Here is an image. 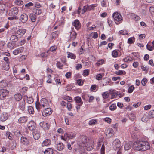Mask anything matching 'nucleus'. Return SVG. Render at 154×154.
Listing matches in <instances>:
<instances>
[{
  "mask_svg": "<svg viewBox=\"0 0 154 154\" xmlns=\"http://www.w3.org/2000/svg\"><path fill=\"white\" fill-rule=\"evenodd\" d=\"M150 145L146 141L137 140L133 144V149L136 150L144 151L150 149Z\"/></svg>",
  "mask_w": 154,
  "mask_h": 154,
  "instance_id": "nucleus-1",
  "label": "nucleus"
},
{
  "mask_svg": "<svg viewBox=\"0 0 154 154\" xmlns=\"http://www.w3.org/2000/svg\"><path fill=\"white\" fill-rule=\"evenodd\" d=\"M26 103L23 99L20 101L17 105V108L19 112H21L24 111L25 109Z\"/></svg>",
  "mask_w": 154,
  "mask_h": 154,
  "instance_id": "nucleus-2",
  "label": "nucleus"
},
{
  "mask_svg": "<svg viewBox=\"0 0 154 154\" xmlns=\"http://www.w3.org/2000/svg\"><path fill=\"white\" fill-rule=\"evenodd\" d=\"M113 17L116 21V23L117 24L120 23L123 20V18L121 15L118 12L113 13L112 15Z\"/></svg>",
  "mask_w": 154,
  "mask_h": 154,
  "instance_id": "nucleus-3",
  "label": "nucleus"
},
{
  "mask_svg": "<svg viewBox=\"0 0 154 154\" xmlns=\"http://www.w3.org/2000/svg\"><path fill=\"white\" fill-rule=\"evenodd\" d=\"M112 145L114 149L115 150L122 149L120 144V142L119 140L118 139H116L114 140L112 143Z\"/></svg>",
  "mask_w": 154,
  "mask_h": 154,
  "instance_id": "nucleus-4",
  "label": "nucleus"
},
{
  "mask_svg": "<svg viewBox=\"0 0 154 154\" xmlns=\"http://www.w3.org/2000/svg\"><path fill=\"white\" fill-rule=\"evenodd\" d=\"M75 134L73 132H69L65 133L64 134V136H62L61 138L66 140V139L67 138L71 139L74 138L75 137Z\"/></svg>",
  "mask_w": 154,
  "mask_h": 154,
  "instance_id": "nucleus-5",
  "label": "nucleus"
},
{
  "mask_svg": "<svg viewBox=\"0 0 154 154\" xmlns=\"http://www.w3.org/2000/svg\"><path fill=\"white\" fill-rule=\"evenodd\" d=\"M9 94V91L7 89H0V99L3 100Z\"/></svg>",
  "mask_w": 154,
  "mask_h": 154,
  "instance_id": "nucleus-6",
  "label": "nucleus"
},
{
  "mask_svg": "<svg viewBox=\"0 0 154 154\" xmlns=\"http://www.w3.org/2000/svg\"><path fill=\"white\" fill-rule=\"evenodd\" d=\"M86 145V149L88 151L92 150L94 147L93 141L88 139V141Z\"/></svg>",
  "mask_w": 154,
  "mask_h": 154,
  "instance_id": "nucleus-7",
  "label": "nucleus"
},
{
  "mask_svg": "<svg viewBox=\"0 0 154 154\" xmlns=\"http://www.w3.org/2000/svg\"><path fill=\"white\" fill-rule=\"evenodd\" d=\"M52 109L50 107H46L42 112V115L44 116H47L52 113Z\"/></svg>",
  "mask_w": 154,
  "mask_h": 154,
  "instance_id": "nucleus-8",
  "label": "nucleus"
},
{
  "mask_svg": "<svg viewBox=\"0 0 154 154\" xmlns=\"http://www.w3.org/2000/svg\"><path fill=\"white\" fill-rule=\"evenodd\" d=\"M105 132L106 135L109 137L112 136L114 134L113 130L111 128H108L106 130Z\"/></svg>",
  "mask_w": 154,
  "mask_h": 154,
  "instance_id": "nucleus-9",
  "label": "nucleus"
},
{
  "mask_svg": "<svg viewBox=\"0 0 154 154\" xmlns=\"http://www.w3.org/2000/svg\"><path fill=\"white\" fill-rule=\"evenodd\" d=\"M28 129L30 130H34L36 128V124L33 121H30L27 125Z\"/></svg>",
  "mask_w": 154,
  "mask_h": 154,
  "instance_id": "nucleus-10",
  "label": "nucleus"
},
{
  "mask_svg": "<svg viewBox=\"0 0 154 154\" xmlns=\"http://www.w3.org/2000/svg\"><path fill=\"white\" fill-rule=\"evenodd\" d=\"M28 16L26 14L23 13L20 17V19L22 22L25 23L28 20Z\"/></svg>",
  "mask_w": 154,
  "mask_h": 154,
  "instance_id": "nucleus-11",
  "label": "nucleus"
},
{
  "mask_svg": "<svg viewBox=\"0 0 154 154\" xmlns=\"http://www.w3.org/2000/svg\"><path fill=\"white\" fill-rule=\"evenodd\" d=\"M41 105L43 108L48 107H49L48 102L45 98H43L40 100Z\"/></svg>",
  "mask_w": 154,
  "mask_h": 154,
  "instance_id": "nucleus-12",
  "label": "nucleus"
},
{
  "mask_svg": "<svg viewBox=\"0 0 154 154\" xmlns=\"http://www.w3.org/2000/svg\"><path fill=\"white\" fill-rule=\"evenodd\" d=\"M72 25L77 30H79L81 28V25L78 20H76L72 22Z\"/></svg>",
  "mask_w": 154,
  "mask_h": 154,
  "instance_id": "nucleus-13",
  "label": "nucleus"
},
{
  "mask_svg": "<svg viewBox=\"0 0 154 154\" xmlns=\"http://www.w3.org/2000/svg\"><path fill=\"white\" fill-rule=\"evenodd\" d=\"M32 134L33 137L35 140L38 139L40 136V133L39 131L37 130H34Z\"/></svg>",
  "mask_w": 154,
  "mask_h": 154,
  "instance_id": "nucleus-14",
  "label": "nucleus"
},
{
  "mask_svg": "<svg viewBox=\"0 0 154 154\" xmlns=\"http://www.w3.org/2000/svg\"><path fill=\"white\" fill-rule=\"evenodd\" d=\"M20 142L23 145L28 146L29 144V142L28 139L23 136H22L20 139Z\"/></svg>",
  "mask_w": 154,
  "mask_h": 154,
  "instance_id": "nucleus-15",
  "label": "nucleus"
},
{
  "mask_svg": "<svg viewBox=\"0 0 154 154\" xmlns=\"http://www.w3.org/2000/svg\"><path fill=\"white\" fill-rule=\"evenodd\" d=\"M24 49L23 47H20L13 51V53L15 55H17L20 53L22 52L23 51Z\"/></svg>",
  "mask_w": 154,
  "mask_h": 154,
  "instance_id": "nucleus-16",
  "label": "nucleus"
},
{
  "mask_svg": "<svg viewBox=\"0 0 154 154\" xmlns=\"http://www.w3.org/2000/svg\"><path fill=\"white\" fill-rule=\"evenodd\" d=\"M40 126L45 130H48L49 128V126L48 124L44 122H41L40 123Z\"/></svg>",
  "mask_w": 154,
  "mask_h": 154,
  "instance_id": "nucleus-17",
  "label": "nucleus"
},
{
  "mask_svg": "<svg viewBox=\"0 0 154 154\" xmlns=\"http://www.w3.org/2000/svg\"><path fill=\"white\" fill-rule=\"evenodd\" d=\"M51 144V141L49 139H45L42 143V146L44 147L45 146H48Z\"/></svg>",
  "mask_w": 154,
  "mask_h": 154,
  "instance_id": "nucleus-18",
  "label": "nucleus"
},
{
  "mask_svg": "<svg viewBox=\"0 0 154 154\" xmlns=\"http://www.w3.org/2000/svg\"><path fill=\"white\" fill-rule=\"evenodd\" d=\"M8 118V114L6 113H4L0 116V120L2 122L7 120Z\"/></svg>",
  "mask_w": 154,
  "mask_h": 154,
  "instance_id": "nucleus-19",
  "label": "nucleus"
},
{
  "mask_svg": "<svg viewBox=\"0 0 154 154\" xmlns=\"http://www.w3.org/2000/svg\"><path fill=\"white\" fill-rule=\"evenodd\" d=\"M81 142L84 144L87 143L88 141V139L87 140L86 136L82 135L80 137Z\"/></svg>",
  "mask_w": 154,
  "mask_h": 154,
  "instance_id": "nucleus-20",
  "label": "nucleus"
},
{
  "mask_svg": "<svg viewBox=\"0 0 154 154\" xmlns=\"http://www.w3.org/2000/svg\"><path fill=\"white\" fill-rule=\"evenodd\" d=\"M26 30L25 29H19L17 30V34L20 35L21 36H22L26 32Z\"/></svg>",
  "mask_w": 154,
  "mask_h": 154,
  "instance_id": "nucleus-21",
  "label": "nucleus"
},
{
  "mask_svg": "<svg viewBox=\"0 0 154 154\" xmlns=\"http://www.w3.org/2000/svg\"><path fill=\"white\" fill-rule=\"evenodd\" d=\"M45 154H53L54 151L52 148H47L44 152Z\"/></svg>",
  "mask_w": 154,
  "mask_h": 154,
  "instance_id": "nucleus-22",
  "label": "nucleus"
},
{
  "mask_svg": "<svg viewBox=\"0 0 154 154\" xmlns=\"http://www.w3.org/2000/svg\"><path fill=\"white\" fill-rule=\"evenodd\" d=\"M28 120L27 117L26 116H23L20 117L18 119L19 122L23 123L26 122Z\"/></svg>",
  "mask_w": 154,
  "mask_h": 154,
  "instance_id": "nucleus-23",
  "label": "nucleus"
},
{
  "mask_svg": "<svg viewBox=\"0 0 154 154\" xmlns=\"http://www.w3.org/2000/svg\"><path fill=\"white\" fill-rule=\"evenodd\" d=\"M14 98L17 101H19L20 100H22V96L21 94L19 93L15 94L14 96Z\"/></svg>",
  "mask_w": 154,
  "mask_h": 154,
  "instance_id": "nucleus-24",
  "label": "nucleus"
},
{
  "mask_svg": "<svg viewBox=\"0 0 154 154\" xmlns=\"http://www.w3.org/2000/svg\"><path fill=\"white\" fill-rule=\"evenodd\" d=\"M64 146L62 143H60L57 146L56 148L59 151H61L63 149Z\"/></svg>",
  "mask_w": 154,
  "mask_h": 154,
  "instance_id": "nucleus-25",
  "label": "nucleus"
},
{
  "mask_svg": "<svg viewBox=\"0 0 154 154\" xmlns=\"http://www.w3.org/2000/svg\"><path fill=\"white\" fill-rule=\"evenodd\" d=\"M10 39L11 41L15 42L18 41L19 38L16 35H12L11 36Z\"/></svg>",
  "mask_w": 154,
  "mask_h": 154,
  "instance_id": "nucleus-26",
  "label": "nucleus"
},
{
  "mask_svg": "<svg viewBox=\"0 0 154 154\" xmlns=\"http://www.w3.org/2000/svg\"><path fill=\"white\" fill-rule=\"evenodd\" d=\"M8 86V84L5 81L2 80L0 82V87L5 88Z\"/></svg>",
  "mask_w": 154,
  "mask_h": 154,
  "instance_id": "nucleus-27",
  "label": "nucleus"
},
{
  "mask_svg": "<svg viewBox=\"0 0 154 154\" xmlns=\"http://www.w3.org/2000/svg\"><path fill=\"white\" fill-rule=\"evenodd\" d=\"M77 33L75 31L71 33L70 39L71 40H74L76 38Z\"/></svg>",
  "mask_w": 154,
  "mask_h": 154,
  "instance_id": "nucleus-28",
  "label": "nucleus"
},
{
  "mask_svg": "<svg viewBox=\"0 0 154 154\" xmlns=\"http://www.w3.org/2000/svg\"><path fill=\"white\" fill-rule=\"evenodd\" d=\"M9 63H4L2 65V69L3 70L8 71L10 68Z\"/></svg>",
  "mask_w": 154,
  "mask_h": 154,
  "instance_id": "nucleus-29",
  "label": "nucleus"
},
{
  "mask_svg": "<svg viewBox=\"0 0 154 154\" xmlns=\"http://www.w3.org/2000/svg\"><path fill=\"white\" fill-rule=\"evenodd\" d=\"M149 119V116H148L146 114H144L143 117L141 118V120L143 122H146L148 121Z\"/></svg>",
  "mask_w": 154,
  "mask_h": 154,
  "instance_id": "nucleus-30",
  "label": "nucleus"
},
{
  "mask_svg": "<svg viewBox=\"0 0 154 154\" xmlns=\"http://www.w3.org/2000/svg\"><path fill=\"white\" fill-rule=\"evenodd\" d=\"M12 12L15 15H17L19 12L18 8L16 7H14L11 9Z\"/></svg>",
  "mask_w": 154,
  "mask_h": 154,
  "instance_id": "nucleus-31",
  "label": "nucleus"
},
{
  "mask_svg": "<svg viewBox=\"0 0 154 154\" xmlns=\"http://www.w3.org/2000/svg\"><path fill=\"white\" fill-rule=\"evenodd\" d=\"M35 106L38 111H40L41 108H42V105H41V102H36L35 103Z\"/></svg>",
  "mask_w": 154,
  "mask_h": 154,
  "instance_id": "nucleus-32",
  "label": "nucleus"
},
{
  "mask_svg": "<svg viewBox=\"0 0 154 154\" xmlns=\"http://www.w3.org/2000/svg\"><path fill=\"white\" fill-rule=\"evenodd\" d=\"M75 101L77 103L82 105L83 103L82 101L81 98L79 97H75Z\"/></svg>",
  "mask_w": 154,
  "mask_h": 154,
  "instance_id": "nucleus-33",
  "label": "nucleus"
},
{
  "mask_svg": "<svg viewBox=\"0 0 154 154\" xmlns=\"http://www.w3.org/2000/svg\"><path fill=\"white\" fill-rule=\"evenodd\" d=\"M68 58H70L72 59H75L76 58V56L75 54L72 53L70 52H68Z\"/></svg>",
  "mask_w": 154,
  "mask_h": 154,
  "instance_id": "nucleus-34",
  "label": "nucleus"
},
{
  "mask_svg": "<svg viewBox=\"0 0 154 154\" xmlns=\"http://www.w3.org/2000/svg\"><path fill=\"white\" fill-rule=\"evenodd\" d=\"M28 112L30 114H33L34 112L33 108L31 106H29L28 109Z\"/></svg>",
  "mask_w": 154,
  "mask_h": 154,
  "instance_id": "nucleus-35",
  "label": "nucleus"
},
{
  "mask_svg": "<svg viewBox=\"0 0 154 154\" xmlns=\"http://www.w3.org/2000/svg\"><path fill=\"white\" fill-rule=\"evenodd\" d=\"M29 17H30L31 21L32 22H35V14H30Z\"/></svg>",
  "mask_w": 154,
  "mask_h": 154,
  "instance_id": "nucleus-36",
  "label": "nucleus"
},
{
  "mask_svg": "<svg viewBox=\"0 0 154 154\" xmlns=\"http://www.w3.org/2000/svg\"><path fill=\"white\" fill-rule=\"evenodd\" d=\"M14 3L17 5L21 6L23 5V2L21 0H16L15 1Z\"/></svg>",
  "mask_w": 154,
  "mask_h": 154,
  "instance_id": "nucleus-37",
  "label": "nucleus"
},
{
  "mask_svg": "<svg viewBox=\"0 0 154 154\" xmlns=\"http://www.w3.org/2000/svg\"><path fill=\"white\" fill-rule=\"evenodd\" d=\"M131 147V145L129 143H126L124 146V149L125 150H127L130 149Z\"/></svg>",
  "mask_w": 154,
  "mask_h": 154,
  "instance_id": "nucleus-38",
  "label": "nucleus"
},
{
  "mask_svg": "<svg viewBox=\"0 0 154 154\" xmlns=\"http://www.w3.org/2000/svg\"><path fill=\"white\" fill-rule=\"evenodd\" d=\"M7 47L8 48H9L10 49H14V44L12 42H8L7 45Z\"/></svg>",
  "mask_w": 154,
  "mask_h": 154,
  "instance_id": "nucleus-39",
  "label": "nucleus"
},
{
  "mask_svg": "<svg viewBox=\"0 0 154 154\" xmlns=\"http://www.w3.org/2000/svg\"><path fill=\"white\" fill-rule=\"evenodd\" d=\"M97 122V121L96 119H92L89 121L88 124L90 125H93L95 124Z\"/></svg>",
  "mask_w": 154,
  "mask_h": 154,
  "instance_id": "nucleus-40",
  "label": "nucleus"
},
{
  "mask_svg": "<svg viewBox=\"0 0 154 154\" xmlns=\"http://www.w3.org/2000/svg\"><path fill=\"white\" fill-rule=\"evenodd\" d=\"M149 119L154 117V110H151L149 113Z\"/></svg>",
  "mask_w": 154,
  "mask_h": 154,
  "instance_id": "nucleus-41",
  "label": "nucleus"
},
{
  "mask_svg": "<svg viewBox=\"0 0 154 154\" xmlns=\"http://www.w3.org/2000/svg\"><path fill=\"white\" fill-rule=\"evenodd\" d=\"M115 73L116 74L120 75L122 74L125 75L126 74V72L125 71H123L122 70H119L115 72Z\"/></svg>",
  "mask_w": 154,
  "mask_h": 154,
  "instance_id": "nucleus-42",
  "label": "nucleus"
},
{
  "mask_svg": "<svg viewBox=\"0 0 154 154\" xmlns=\"http://www.w3.org/2000/svg\"><path fill=\"white\" fill-rule=\"evenodd\" d=\"M6 137H7L10 140H11L12 139V134L9 132H6Z\"/></svg>",
  "mask_w": 154,
  "mask_h": 154,
  "instance_id": "nucleus-43",
  "label": "nucleus"
},
{
  "mask_svg": "<svg viewBox=\"0 0 154 154\" xmlns=\"http://www.w3.org/2000/svg\"><path fill=\"white\" fill-rule=\"evenodd\" d=\"M90 70L89 69H85L83 71V75L84 76H86L89 75V74Z\"/></svg>",
  "mask_w": 154,
  "mask_h": 154,
  "instance_id": "nucleus-44",
  "label": "nucleus"
},
{
  "mask_svg": "<svg viewBox=\"0 0 154 154\" xmlns=\"http://www.w3.org/2000/svg\"><path fill=\"white\" fill-rule=\"evenodd\" d=\"M27 103L29 104H31L33 102V99L32 97H27Z\"/></svg>",
  "mask_w": 154,
  "mask_h": 154,
  "instance_id": "nucleus-45",
  "label": "nucleus"
},
{
  "mask_svg": "<svg viewBox=\"0 0 154 154\" xmlns=\"http://www.w3.org/2000/svg\"><path fill=\"white\" fill-rule=\"evenodd\" d=\"M116 106L115 104H112L109 106V109L111 111H114L116 109Z\"/></svg>",
  "mask_w": 154,
  "mask_h": 154,
  "instance_id": "nucleus-46",
  "label": "nucleus"
},
{
  "mask_svg": "<svg viewBox=\"0 0 154 154\" xmlns=\"http://www.w3.org/2000/svg\"><path fill=\"white\" fill-rule=\"evenodd\" d=\"M59 33V32L57 31L53 32L52 33V38H53L57 37Z\"/></svg>",
  "mask_w": 154,
  "mask_h": 154,
  "instance_id": "nucleus-47",
  "label": "nucleus"
},
{
  "mask_svg": "<svg viewBox=\"0 0 154 154\" xmlns=\"http://www.w3.org/2000/svg\"><path fill=\"white\" fill-rule=\"evenodd\" d=\"M19 17L17 16H12L8 17V19L10 20H17L18 19Z\"/></svg>",
  "mask_w": 154,
  "mask_h": 154,
  "instance_id": "nucleus-48",
  "label": "nucleus"
},
{
  "mask_svg": "<svg viewBox=\"0 0 154 154\" xmlns=\"http://www.w3.org/2000/svg\"><path fill=\"white\" fill-rule=\"evenodd\" d=\"M123 60L125 62L131 61L132 60V59L131 57H127L124 59Z\"/></svg>",
  "mask_w": 154,
  "mask_h": 154,
  "instance_id": "nucleus-49",
  "label": "nucleus"
},
{
  "mask_svg": "<svg viewBox=\"0 0 154 154\" xmlns=\"http://www.w3.org/2000/svg\"><path fill=\"white\" fill-rule=\"evenodd\" d=\"M104 62V61L103 59H101L98 61L96 63V64L97 66H99L103 63Z\"/></svg>",
  "mask_w": 154,
  "mask_h": 154,
  "instance_id": "nucleus-50",
  "label": "nucleus"
},
{
  "mask_svg": "<svg viewBox=\"0 0 154 154\" xmlns=\"http://www.w3.org/2000/svg\"><path fill=\"white\" fill-rule=\"evenodd\" d=\"M134 88V87L133 85H131L130 86L128 90V92L129 93H131L132 92Z\"/></svg>",
  "mask_w": 154,
  "mask_h": 154,
  "instance_id": "nucleus-51",
  "label": "nucleus"
},
{
  "mask_svg": "<svg viewBox=\"0 0 154 154\" xmlns=\"http://www.w3.org/2000/svg\"><path fill=\"white\" fill-rule=\"evenodd\" d=\"M134 40L135 38H130L128 39V42L129 44H131L133 43Z\"/></svg>",
  "mask_w": 154,
  "mask_h": 154,
  "instance_id": "nucleus-52",
  "label": "nucleus"
},
{
  "mask_svg": "<svg viewBox=\"0 0 154 154\" xmlns=\"http://www.w3.org/2000/svg\"><path fill=\"white\" fill-rule=\"evenodd\" d=\"M147 80L146 78H144L141 81V83L142 85L143 86H145L147 82Z\"/></svg>",
  "mask_w": 154,
  "mask_h": 154,
  "instance_id": "nucleus-53",
  "label": "nucleus"
},
{
  "mask_svg": "<svg viewBox=\"0 0 154 154\" xmlns=\"http://www.w3.org/2000/svg\"><path fill=\"white\" fill-rule=\"evenodd\" d=\"M57 48V47L55 46H52L50 48V51L54 52Z\"/></svg>",
  "mask_w": 154,
  "mask_h": 154,
  "instance_id": "nucleus-54",
  "label": "nucleus"
},
{
  "mask_svg": "<svg viewBox=\"0 0 154 154\" xmlns=\"http://www.w3.org/2000/svg\"><path fill=\"white\" fill-rule=\"evenodd\" d=\"M26 42V41L25 40H21L20 42L17 43V46H19L23 45Z\"/></svg>",
  "mask_w": 154,
  "mask_h": 154,
  "instance_id": "nucleus-55",
  "label": "nucleus"
},
{
  "mask_svg": "<svg viewBox=\"0 0 154 154\" xmlns=\"http://www.w3.org/2000/svg\"><path fill=\"white\" fill-rule=\"evenodd\" d=\"M107 43V42L106 41H103L101 42L100 44L98 45V46L100 47L102 45H106Z\"/></svg>",
  "mask_w": 154,
  "mask_h": 154,
  "instance_id": "nucleus-56",
  "label": "nucleus"
},
{
  "mask_svg": "<svg viewBox=\"0 0 154 154\" xmlns=\"http://www.w3.org/2000/svg\"><path fill=\"white\" fill-rule=\"evenodd\" d=\"M112 55L114 57H116L117 56L118 52L116 50H114L112 53Z\"/></svg>",
  "mask_w": 154,
  "mask_h": 154,
  "instance_id": "nucleus-57",
  "label": "nucleus"
},
{
  "mask_svg": "<svg viewBox=\"0 0 154 154\" xmlns=\"http://www.w3.org/2000/svg\"><path fill=\"white\" fill-rule=\"evenodd\" d=\"M112 94L111 98H116V96L117 95V93L115 92H112L111 93Z\"/></svg>",
  "mask_w": 154,
  "mask_h": 154,
  "instance_id": "nucleus-58",
  "label": "nucleus"
},
{
  "mask_svg": "<svg viewBox=\"0 0 154 154\" xmlns=\"http://www.w3.org/2000/svg\"><path fill=\"white\" fill-rule=\"evenodd\" d=\"M57 67L60 69H62V67L63 66V65L60 62H58L56 64Z\"/></svg>",
  "mask_w": 154,
  "mask_h": 154,
  "instance_id": "nucleus-59",
  "label": "nucleus"
},
{
  "mask_svg": "<svg viewBox=\"0 0 154 154\" xmlns=\"http://www.w3.org/2000/svg\"><path fill=\"white\" fill-rule=\"evenodd\" d=\"M101 154H105V147L103 144L101 149Z\"/></svg>",
  "mask_w": 154,
  "mask_h": 154,
  "instance_id": "nucleus-60",
  "label": "nucleus"
},
{
  "mask_svg": "<svg viewBox=\"0 0 154 154\" xmlns=\"http://www.w3.org/2000/svg\"><path fill=\"white\" fill-rule=\"evenodd\" d=\"M108 93L106 92H104L102 94V95L103 98L106 99L108 98L109 96Z\"/></svg>",
  "mask_w": 154,
  "mask_h": 154,
  "instance_id": "nucleus-61",
  "label": "nucleus"
},
{
  "mask_svg": "<svg viewBox=\"0 0 154 154\" xmlns=\"http://www.w3.org/2000/svg\"><path fill=\"white\" fill-rule=\"evenodd\" d=\"M103 75H102V74H97L96 75V78L97 80H99L101 79V78L103 77Z\"/></svg>",
  "mask_w": 154,
  "mask_h": 154,
  "instance_id": "nucleus-62",
  "label": "nucleus"
},
{
  "mask_svg": "<svg viewBox=\"0 0 154 154\" xmlns=\"http://www.w3.org/2000/svg\"><path fill=\"white\" fill-rule=\"evenodd\" d=\"M67 108L69 110H70L72 108V105L70 103H67Z\"/></svg>",
  "mask_w": 154,
  "mask_h": 154,
  "instance_id": "nucleus-63",
  "label": "nucleus"
},
{
  "mask_svg": "<svg viewBox=\"0 0 154 154\" xmlns=\"http://www.w3.org/2000/svg\"><path fill=\"white\" fill-rule=\"evenodd\" d=\"M72 73L70 72H68L66 73L65 75V76L66 77L69 79L71 77Z\"/></svg>",
  "mask_w": 154,
  "mask_h": 154,
  "instance_id": "nucleus-64",
  "label": "nucleus"
}]
</instances>
